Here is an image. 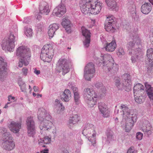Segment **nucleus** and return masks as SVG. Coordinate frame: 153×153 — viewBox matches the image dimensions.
Masks as SVG:
<instances>
[{
  "instance_id": "nucleus-1",
  "label": "nucleus",
  "mask_w": 153,
  "mask_h": 153,
  "mask_svg": "<svg viewBox=\"0 0 153 153\" xmlns=\"http://www.w3.org/2000/svg\"><path fill=\"white\" fill-rule=\"evenodd\" d=\"M38 119L41 122L39 128L42 134L44 136L48 134L50 132L51 133V135L55 137L56 132V129L52 122L50 121L51 116L47 111L43 108L39 109L38 112Z\"/></svg>"
},
{
  "instance_id": "nucleus-2",
  "label": "nucleus",
  "mask_w": 153,
  "mask_h": 153,
  "mask_svg": "<svg viewBox=\"0 0 153 153\" xmlns=\"http://www.w3.org/2000/svg\"><path fill=\"white\" fill-rule=\"evenodd\" d=\"M80 7L83 14L90 13L96 15L100 13L102 4L99 0H82L80 3Z\"/></svg>"
},
{
  "instance_id": "nucleus-3",
  "label": "nucleus",
  "mask_w": 153,
  "mask_h": 153,
  "mask_svg": "<svg viewBox=\"0 0 153 153\" xmlns=\"http://www.w3.org/2000/svg\"><path fill=\"white\" fill-rule=\"evenodd\" d=\"M120 108L122 111L123 118L126 121L125 130L126 132H129L132 128L134 124L137 121V115L131 112L126 105L121 104Z\"/></svg>"
},
{
  "instance_id": "nucleus-4",
  "label": "nucleus",
  "mask_w": 153,
  "mask_h": 153,
  "mask_svg": "<svg viewBox=\"0 0 153 153\" xmlns=\"http://www.w3.org/2000/svg\"><path fill=\"white\" fill-rule=\"evenodd\" d=\"M0 132L2 134L3 147L8 151L12 150L14 148L15 144L13 138L10 133L7 132L6 129L4 128H2L0 129Z\"/></svg>"
},
{
  "instance_id": "nucleus-5",
  "label": "nucleus",
  "mask_w": 153,
  "mask_h": 153,
  "mask_svg": "<svg viewBox=\"0 0 153 153\" xmlns=\"http://www.w3.org/2000/svg\"><path fill=\"white\" fill-rule=\"evenodd\" d=\"M54 55V51L52 45L50 44L45 45L42 49L40 56L44 61L50 62Z\"/></svg>"
},
{
  "instance_id": "nucleus-6",
  "label": "nucleus",
  "mask_w": 153,
  "mask_h": 153,
  "mask_svg": "<svg viewBox=\"0 0 153 153\" xmlns=\"http://www.w3.org/2000/svg\"><path fill=\"white\" fill-rule=\"evenodd\" d=\"M101 58H97V62L100 63V61H102L103 68L106 71H109L112 68L114 65V60L111 55L106 54L104 55L101 54Z\"/></svg>"
},
{
  "instance_id": "nucleus-7",
  "label": "nucleus",
  "mask_w": 153,
  "mask_h": 153,
  "mask_svg": "<svg viewBox=\"0 0 153 153\" xmlns=\"http://www.w3.org/2000/svg\"><path fill=\"white\" fill-rule=\"evenodd\" d=\"M83 134L88 138V140L94 145L96 142V133L94 126L90 124H87L83 130Z\"/></svg>"
},
{
  "instance_id": "nucleus-8",
  "label": "nucleus",
  "mask_w": 153,
  "mask_h": 153,
  "mask_svg": "<svg viewBox=\"0 0 153 153\" xmlns=\"http://www.w3.org/2000/svg\"><path fill=\"white\" fill-rule=\"evenodd\" d=\"M15 37L14 35L11 33L9 36L5 37L2 41L1 46L3 50L6 49L9 51H12L15 46Z\"/></svg>"
},
{
  "instance_id": "nucleus-9",
  "label": "nucleus",
  "mask_w": 153,
  "mask_h": 153,
  "mask_svg": "<svg viewBox=\"0 0 153 153\" xmlns=\"http://www.w3.org/2000/svg\"><path fill=\"white\" fill-rule=\"evenodd\" d=\"M16 55L18 58H22L27 60H29L31 56L29 48L25 46L19 47L16 51Z\"/></svg>"
},
{
  "instance_id": "nucleus-10",
  "label": "nucleus",
  "mask_w": 153,
  "mask_h": 153,
  "mask_svg": "<svg viewBox=\"0 0 153 153\" xmlns=\"http://www.w3.org/2000/svg\"><path fill=\"white\" fill-rule=\"evenodd\" d=\"M57 65L58 72H62L63 75L68 73L70 70L67 60L65 59H59L58 61Z\"/></svg>"
},
{
  "instance_id": "nucleus-11",
  "label": "nucleus",
  "mask_w": 153,
  "mask_h": 153,
  "mask_svg": "<svg viewBox=\"0 0 153 153\" xmlns=\"http://www.w3.org/2000/svg\"><path fill=\"white\" fill-rule=\"evenodd\" d=\"M133 42H130L127 44V47L129 50H131V51H129V54H131L132 53L136 54L135 52L138 51V53L139 55L140 54H142V52L141 51V49L140 48V41L138 39H137L136 41Z\"/></svg>"
},
{
  "instance_id": "nucleus-12",
  "label": "nucleus",
  "mask_w": 153,
  "mask_h": 153,
  "mask_svg": "<svg viewBox=\"0 0 153 153\" xmlns=\"http://www.w3.org/2000/svg\"><path fill=\"white\" fill-rule=\"evenodd\" d=\"M95 73L94 64L92 62L88 63L85 67L84 77L85 79L90 81L93 77Z\"/></svg>"
},
{
  "instance_id": "nucleus-13",
  "label": "nucleus",
  "mask_w": 153,
  "mask_h": 153,
  "mask_svg": "<svg viewBox=\"0 0 153 153\" xmlns=\"http://www.w3.org/2000/svg\"><path fill=\"white\" fill-rule=\"evenodd\" d=\"M115 22L113 16H108L107 17L105 28L108 32L114 33L116 30Z\"/></svg>"
},
{
  "instance_id": "nucleus-14",
  "label": "nucleus",
  "mask_w": 153,
  "mask_h": 153,
  "mask_svg": "<svg viewBox=\"0 0 153 153\" xmlns=\"http://www.w3.org/2000/svg\"><path fill=\"white\" fill-rule=\"evenodd\" d=\"M7 66L6 63L0 57V81L1 82L4 81L6 78L8 74Z\"/></svg>"
},
{
  "instance_id": "nucleus-15",
  "label": "nucleus",
  "mask_w": 153,
  "mask_h": 153,
  "mask_svg": "<svg viewBox=\"0 0 153 153\" xmlns=\"http://www.w3.org/2000/svg\"><path fill=\"white\" fill-rule=\"evenodd\" d=\"M81 31L82 35L85 38V40L83 41L84 46L85 48H88L90 44L91 33L89 30L84 26L81 27Z\"/></svg>"
},
{
  "instance_id": "nucleus-16",
  "label": "nucleus",
  "mask_w": 153,
  "mask_h": 153,
  "mask_svg": "<svg viewBox=\"0 0 153 153\" xmlns=\"http://www.w3.org/2000/svg\"><path fill=\"white\" fill-rule=\"evenodd\" d=\"M27 134L30 137H33L35 134V126L33 118L29 117L27 121Z\"/></svg>"
},
{
  "instance_id": "nucleus-17",
  "label": "nucleus",
  "mask_w": 153,
  "mask_h": 153,
  "mask_svg": "<svg viewBox=\"0 0 153 153\" xmlns=\"http://www.w3.org/2000/svg\"><path fill=\"white\" fill-rule=\"evenodd\" d=\"M66 12L65 6L63 4H60L53 10V15L60 17Z\"/></svg>"
},
{
  "instance_id": "nucleus-18",
  "label": "nucleus",
  "mask_w": 153,
  "mask_h": 153,
  "mask_svg": "<svg viewBox=\"0 0 153 153\" xmlns=\"http://www.w3.org/2000/svg\"><path fill=\"white\" fill-rule=\"evenodd\" d=\"M8 126L10 131L16 133L19 132L21 128V122L12 121L9 124Z\"/></svg>"
},
{
  "instance_id": "nucleus-19",
  "label": "nucleus",
  "mask_w": 153,
  "mask_h": 153,
  "mask_svg": "<svg viewBox=\"0 0 153 153\" xmlns=\"http://www.w3.org/2000/svg\"><path fill=\"white\" fill-rule=\"evenodd\" d=\"M147 56L148 58V63L146 62V64L149 65V69H153V49L150 48L147 50Z\"/></svg>"
},
{
  "instance_id": "nucleus-20",
  "label": "nucleus",
  "mask_w": 153,
  "mask_h": 153,
  "mask_svg": "<svg viewBox=\"0 0 153 153\" xmlns=\"http://www.w3.org/2000/svg\"><path fill=\"white\" fill-rule=\"evenodd\" d=\"M122 79L123 87H128L129 89H131V82L130 75L125 74L122 76Z\"/></svg>"
},
{
  "instance_id": "nucleus-21",
  "label": "nucleus",
  "mask_w": 153,
  "mask_h": 153,
  "mask_svg": "<svg viewBox=\"0 0 153 153\" xmlns=\"http://www.w3.org/2000/svg\"><path fill=\"white\" fill-rule=\"evenodd\" d=\"M99 108L103 117H107L109 116L110 112L106 105L103 103L100 102L98 104Z\"/></svg>"
},
{
  "instance_id": "nucleus-22",
  "label": "nucleus",
  "mask_w": 153,
  "mask_h": 153,
  "mask_svg": "<svg viewBox=\"0 0 153 153\" xmlns=\"http://www.w3.org/2000/svg\"><path fill=\"white\" fill-rule=\"evenodd\" d=\"M84 92L85 99L93 97L94 96L96 97L98 96L97 93L92 88H86L84 89Z\"/></svg>"
},
{
  "instance_id": "nucleus-23",
  "label": "nucleus",
  "mask_w": 153,
  "mask_h": 153,
  "mask_svg": "<svg viewBox=\"0 0 153 153\" xmlns=\"http://www.w3.org/2000/svg\"><path fill=\"white\" fill-rule=\"evenodd\" d=\"M134 94H140V95H143L145 92L144 86L141 84L138 83L135 85L134 87Z\"/></svg>"
},
{
  "instance_id": "nucleus-24",
  "label": "nucleus",
  "mask_w": 153,
  "mask_h": 153,
  "mask_svg": "<svg viewBox=\"0 0 153 153\" xmlns=\"http://www.w3.org/2000/svg\"><path fill=\"white\" fill-rule=\"evenodd\" d=\"M152 9L151 5L149 3H145L142 5L141 8V12L145 14H148L151 11Z\"/></svg>"
},
{
  "instance_id": "nucleus-25",
  "label": "nucleus",
  "mask_w": 153,
  "mask_h": 153,
  "mask_svg": "<svg viewBox=\"0 0 153 153\" xmlns=\"http://www.w3.org/2000/svg\"><path fill=\"white\" fill-rule=\"evenodd\" d=\"M141 128L143 132L146 133L149 135L151 134L152 127L149 122L146 121L144 123Z\"/></svg>"
},
{
  "instance_id": "nucleus-26",
  "label": "nucleus",
  "mask_w": 153,
  "mask_h": 153,
  "mask_svg": "<svg viewBox=\"0 0 153 153\" xmlns=\"http://www.w3.org/2000/svg\"><path fill=\"white\" fill-rule=\"evenodd\" d=\"M58 28V25L56 23H53L49 26L48 34L50 37L52 38L53 37L55 31Z\"/></svg>"
},
{
  "instance_id": "nucleus-27",
  "label": "nucleus",
  "mask_w": 153,
  "mask_h": 153,
  "mask_svg": "<svg viewBox=\"0 0 153 153\" xmlns=\"http://www.w3.org/2000/svg\"><path fill=\"white\" fill-rule=\"evenodd\" d=\"M39 10L41 13L47 14L50 12L48 4L46 2L42 3L39 6Z\"/></svg>"
},
{
  "instance_id": "nucleus-28",
  "label": "nucleus",
  "mask_w": 153,
  "mask_h": 153,
  "mask_svg": "<svg viewBox=\"0 0 153 153\" xmlns=\"http://www.w3.org/2000/svg\"><path fill=\"white\" fill-rule=\"evenodd\" d=\"M62 25L65 28L68 33L71 32V24L68 19L66 18H64L62 22Z\"/></svg>"
},
{
  "instance_id": "nucleus-29",
  "label": "nucleus",
  "mask_w": 153,
  "mask_h": 153,
  "mask_svg": "<svg viewBox=\"0 0 153 153\" xmlns=\"http://www.w3.org/2000/svg\"><path fill=\"white\" fill-rule=\"evenodd\" d=\"M49 134V136H45L43 138L39 140L38 144L39 145L42 146V147H45V146L44 145H43V143L47 144L50 143L51 137H54L51 135V133H50Z\"/></svg>"
},
{
  "instance_id": "nucleus-30",
  "label": "nucleus",
  "mask_w": 153,
  "mask_h": 153,
  "mask_svg": "<svg viewBox=\"0 0 153 153\" xmlns=\"http://www.w3.org/2000/svg\"><path fill=\"white\" fill-rule=\"evenodd\" d=\"M106 44L105 48L108 51L112 52L115 50L117 47L116 43L114 40H112L110 43L107 42Z\"/></svg>"
},
{
  "instance_id": "nucleus-31",
  "label": "nucleus",
  "mask_w": 153,
  "mask_h": 153,
  "mask_svg": "<svg viewBox=\"0 0 153 153\" xmlns=\"http://www.w3.org/2000/svg\"><path fill=\"white\" fill-rule=\"evenodd\" d=\"M80 120V118L79 116L74 114L69 117V123L70 124L74 125L78 123Z\"/></svg>"
},
{
  "instance_id": "nucleus-32",
  "label": "nucleus",
  "mask_w": 153,
  "mask_h": 153,
  "mask_svg": "<svg viewBox=\"0 0 153 153\" xmlns=\"http://www.w3.org/2000/svg\"><path fill=\"white\" fill-rule=\"evenodd\" d=\"M98 96H94L93 97L85 99L88 107H93L97 103Z\"/></svg>"
},
{
  "instance_id": "nucleus-33",
  "label": "nucleus",
  "mask_w": 153,
  "mask_h": 153,
  "mask_svg": "<svg viewBox=\"0 0 153 153\" xmlns=\"http://www.w3.org/2000/svg\"><path fill=\"white\" fill-rule=\"evenodd\" d=\"M71 98V94L69 90L68 89L65 90L62 94V98L66 102L69 101Z\"/></svg>"
},
{
  "instance_id": "nucleus-34",
  "label": "nucleus",
  "mask_w": 153,
  "mask_h": 153,
  "mask_svg": "<svg viewBox=\"0 0 153 153\" xmlns=\"http://www.w3.org/2000/svg\"><path fill=\"white\" fill-rule=\"evenodd\" d=\"M145 85L150 100H153V88L152 87L147 83H146Z\"/></svg>"
},
{
  "instance_id": "nucleus-35",
  "label": "nucleus",
  "mask_w": 153,
  "mask_h": 153,
  "mask_svg": "<svg viewBox=\"0 0 153 153\" xmlns=\"http://www.w3.org/2000/svg\"><path fill=\"white\" fill-rule=\"evenodd\" d=\"M105 1L109 9L113 10L117 7V3L115 0H105Z\"/></svg>"
},
{
  "instance_id": "nucleus-36",
  "label": "nucleus",
  "mask_w": 153,
  "mask_h": 153,
  "mask_svg": "<svg viewBox=\"0 0 153 153\" xmlns=\"http://www.w3.org/2000/svg\"><path fill=\"white\" fill-rule=\"evenodd\" d=\"M115 85L119 90H121L123 88V83L120 82V79L118 77H115L114 79Z\"/></svg>"
},
{
  "instance_id": "nucleus-37",
  "label": "nucleus",
  "mask_w": 153,
  "mask_h": 153,
  "mask_svg": "<svg viewBox=\"0 0 153 153\" xmlns=\"http://www.w3.org/2000/svg\"><path fill=\"white\" fill-rule=\"evenodd\" d=\"M135 100L136 102L138 103H141L142 102L143 95H140V94H134Z\"/></svg>"
},
{
  "instance_id": "nucleus-38",
  "label": "nucleus",
  "mask_w": 153,
  "mask_h": 153,
  "mask_svg": "<svg viewBox=\"0 0 153 153\" xmlns=\"http://www.w3.org/2000/svg\"><path fill=\"white\" fill-rule=\"evenodd\" d=\"M136 54H135V53L133 54V53L131 54V55H134V56H132L131 57V60L132 61V63H135L137 60V59L139 57H141L143 55V53H142V54H139L138 53V51H136V52H135Z\"/></svg>"
},
{
  "instance_id": "nucleus-39",
  "label": "nucleus",
  "mask_w": 153,
  "mask_h": 153,
  "mask_svg": "<svg viewBox=\"0 0 153 153\" xmlns=\"http://www.w3.org/2000/svg\"><path fill=\"white\" fill-rule=\"evenodd\" d=\"M18 83L22 91H25L26 88V85L24 82L22 80H19Z\"/></svg>"
},
{
  "instance_id": "nucleus-40",
  "label": "nucleus",
  "mask_w": 153,
  "mask_h": 153,
  "mask_svg": "<svg viewBox=\"0 0 153 153\" xmlns=\"http://www.w3.org/2000/svg\"><path fill=\"white\" fill-rule=\"evenodd\" d=\"M74 101L76 104L78 105L80 103V97L79 93H75L74 94Z\"/></svg>"
},
{
  "instance_id": "nucleus-41",
  "label": "nucleus",
  "mask_w": 153,
  "mask_h": 153,
  "mask_svg": "<svg viewBox=\"0 0 153 153\" xmlns=\"http://www.w3.org/2000/svg\"><path fill=\"white\" fill-rule=\"evenodd\" d=\"M25 33L27 37H30L32 36L33 34L32 29L30 27H27L26 29Z\"/></svg>"
},
{
  "instance_id": "nucleus-42",
  "label": "nucleus",
  "mask_w": 153,
  "mask_h": 153,
  "mask_svg": "<svg viewBox=\"0 0 153 153\" xmlns=\"http://www.w3.org/2000/svg\"><path fill=\"white\" fill-rule=\"evenodd\" d=\"M100 96H103L106 93V89L105 86H102L99 90Z\"/></svg>"
},
{
  "instance_id": "nucleus-43",
  "label": "nucleus",
  "mask_w": 153,
  "mask_h": 153,
  "mask_svg": "<svg viewBox=\"0 0 153 153\" xmlns=\"http://www.w3.org/2000/svg\"><path fill=\"white\" fill-rule=\"evenodd\" d=\"M107 139L109 141H111L113 140V133L111 131L108 132L107 134Z\"/></svg>"
},
{
  "instance_id": "nucleus-44",
  "label": "nucleus",
  "mask_w": 153,
  "mask_h": 153,
  "mask_svg": "<svg viewBox=\"0 0 153 153\" xmlns=\"http://www.w3.org/2000/svg\"><path fill=\"white\" fill-rule=\"evenodd\" d=\"M28 64L29 62L28 61H27V62H24V59H20L19 62V66L20 67H21L22 66L23 64H24L25 66H26Z\"/></svg>"
},
{
  "instance_id": "nucleus-45",
  "label": "nucleus",
  "mask_w": 153,
  "mask_h": 153,
  "mask_svg": "<svg viewBox=\"0 0 153 153\" xmlns=\"http://www.w3.org/2000/svg\"><path fill=\"white\" fill-rule=\"evenodd\" d=\"M117 53L119 56H120L121 55H124L125 53L123 48H120L118 51Z\"/></svg>"
},
{
  "instance_id": "nucleus-46",
  "label": "nucleus",
  "mask_w": 153,
  "mask_h": 153,
  "mask_svg": "<svg viewBox=\"0 0 153 153\" xmlns=\"http://www.w3.org/2000/svg\"><path fill=\"white\" fill-rule=\"evenodd\" d=\"M137 151L135 150L134 148L131 147L128 150L127 153H137Z\"/></svg>"
},
{
  "instance_id": "nucleus-47",
  "label": "nucleus",
  "mask_w": 153,
  "mask_h": 153,
  "mask_svg": "<svg viewBox=\"0 0 153 153\" xmlns=\"http://www.w3.org/2000/svg\"><path fill=\"white\" fill-rule=\"evenodd\" d=\"M143 137V134L140 132H138L137 133L136 137L139 140H141Z\"/></svg>"
},
{
  "instance_id": "nucleus-48",
  "label": "nucleus",
  "mask_w": 153,
  "mask_h": 153,
  "mask_svg": "<svg viewBox=\"0 0 153 153\" xmlns=\"http://www.w3.org/2000/svg\"><path fill=\"white\" fill-rule=\"evenodd\" d=\"M22 75L24 76L27 75L28 73V69L26 67H24L22 70Z\"/></svg>"
},
{
  "instance_id": "nucleus-49",
  "label": "nucleus",
  "mask_w": 153,
  "mask_h": 153,
  "mask_svg": "<svg viewBox=\"0 0 153 153\" xmlns=\"http://www.w3.org/2000/svg\"><path fill=\"white\" fill-rule=\"evenodd\" d=\"M35 18L38 21H39L41 19L42 16L38 14L36 15L35 16Z\"/></svg>"
},
{
  "instance_id": "nucleus-50",
  "label": "nucleus",
  "mask_w": 153,
  "mask_h": 153,
  "mask_svg": "<svg viewBox=\"0 0 153 153\" xmlns=\"http://www.w3.org/2000/svg\"><path fill=\"white\" fill-rule=\"evenodd\" d=\"M72 89L74 92V94L75 93H78V89L77 88L75 87H72Z\"/></svg>"
},
{
  "instance_id": "nucleus-51",
  "label": "nucleus",
  "mask_w": 153,
  "mask_h": 153,
  "mask_svg": "<svg viewBox=\"0 0 153 153\" xmlns=\"http://www.w3.org/2000/svg\"><path fill=\"white\" fill-rule=\"evenodd\" d=\"M58 106L60 108V110L61 111H63L65 109V107L62 105V103H60V105H58Z\"/></svg>"
},
{
  "instance_id": "nucleus-52",
  "label": "nucleus",
  "mask_w": 153,
  "mask_h": 153,
  "mask_svg": "<svg viewBox=\"0 0 153 153\" xmlns=\"http://www.w3.org/2000/svg\"><path fill=\"white\" fill-rule=\"evenodd\" d=\"M15 99V97H14L10 95L8 96V100L9 101H10L11 100H14Z\"/></svg>"
},
{
  "instance_id": "nucleus-53",
  "label": "nucleus",
  "mask_w": 153,
  "mask_h": 153,
  "mask_svg": "<svg viewBox=\"0 0 153 153\" xmlns=\"http://www.w3.org/2000/svg\"><path fill=\"white\" fill-rule=\"evenodd\" d=\"M102 85L100 84V83H97L95 85V86L97 88H100V87H101V86Z\"/></svg>"
},
{
  "instance_id": "nucleus-54",
  "label": "nucleus",
  "mask_w": 153,
  "mask_h": 153,
  "mask_svg": "<svg viewBox=\"0 0 153 153\" xmlns=\"http://www.w3.org/2000/svg\"><path fill=\"white\" fill-rule=\"evenodd\" d=\"M48 149H44L41 151V153H48Z\"/></svg>"
},
{
  "instance_id": "nucleus-55",
  "label": "nucleus",
  "mask_w": 153,
  "mask_h": 153,
  "mask_svg": "<svg viewBox=\"0 0 153 153\" xmlns=\"http://www.w3.org/2000/svg\"><path fill=\"white\" fill-rule=\"evenodd\" d=\"M34 73L37 75H38L40 73V71L37 70L36 69H35L34 70Z\"/></svg>"
},
{
  "instance_id": "nucleus-56",
  "label": "nucleus",
  "mask_w": 153,
  "mask_h": 153,
  "mask_svg": "<svg viewBox=\"0 0 153 153\" xmlns=\"http://www.w3.org/2000/svg\"><path fill=\"white\" fill-rule=\"evenodd\" d=\"M33 90L35 92H38V88L36 86H34L33 87Z\"/></svg>"
},
{
  "instance_id": "nucleus-57",
  "label": "nucleus",
  "mask_w": 153,
  "mask_h": 153,
  "mask_svg": "<svg viewBox=\"0 0 153 153\" xmlns=\"http://www.w3.org/2000/svg\"><path fill=\"white\" fill-rule=\"evenodd\" d=\"M63 150L62 153H69L68 151L65 149H64Z\"/></svg>"
},
{
  "instance_id": "nucleus-58",
  "label": "nucleus",
  "mask_w": 153,
  "mask_h": 153,
  "mask_svg": "<svg viewBox=\"0 0 153 153\" xmlns=\"http://www.w3.org/2000/svg\"><path fill=\"white\" fill-rule=\"evenodd\" d=\"M55 102H57V104H58V105H59L60 103L59 101L57 99L55 100Z\"/></svg>"
},
{
  "instance_id": "nucleus-59",
  "label": "nucleus",
  "mask_w": 153,
  "mask_h": 153,
  "mask_svg": "<svg viewBox=\"0 0 153 153\" xmlns=\"http://www.w3.org/2000/svg\"><path fill=\"white\" fill-rule=\"evenodd\" d=\"M150 41L152 44H153V36L150 37Z\"/></svg>"
},
{
  "instance_id": "nucleus-60",
  "label": "nucleus",
  "mask_w": 153,
  "mask_h": 153,
  "mask_svg": "<svg viewBox=\"0 0 153 153\" xmlns=\"http://www.w3.org/2000/svg\"><path fill=\"white\" fill-rule=\"evenodd\" d=\"M95 22V20H91V23H92L93 25L94 24V23Z\"/></svg>"
},
{
  "instance_id": "nucleus-61",
  "label": "nucleus",
  "mask_w": 153,
  "mask_h": 153,
  "mask_svg": "<svg viewBox=\"0 0 153 153\" xmlns=\"http://www.w3.org/2000/svg\"><path fill=\"white\" fill-rule=\"evenodd\" d=\"M10 102H8L7 104H6L4 107V108H7L8 107L7 104H10Z\"/></svg>"
},
{
  "instance_id": "nucleus-62",
  "label": "nucleus",
  "mask_w": 153,
  "mask_h": 153,
  "mask_svg": "<svg viewBox=\"0 0 153 153\" xmlns=\"http://www.w3.org/2000/svg\"><path fill=\"white\" fill-rule=\"evenodd\" d=\"M153 5V0H148Z\"/></svg>"
},
{
  "instance_id": "nucleus-63",
  "label": "nucleus",
  "mask_w": 153,
  "mask_h": 153,
  "mask_svg": "<svg viewBox=\"0 0 153 153\" xmlns=\"http://www.w3.org/2000/svg\"><path fill=\"white\" fill-rule=\"evenodd\" d=\"M33 95L34 97H35L36 96V94L33 92Z\"/></svg>"
},
{
  "instance_id": "nucleus-64",
  "label": "nucleus",
  "mask_w": 153,
  "mask_h": 153,
  "mask_svg": "<svg viewBox=\"0 0 153 153\" xmlns=\"http://www.w3.org/2000/svg\"><path fill=\"white\" fill-rule=\"evenodd\" d=\"M40 96V97H41L42 96V95L41 94H38L37 95V97H39V96Z\"/></svg>"
}]
</instances>
